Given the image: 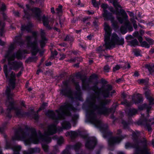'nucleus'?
Instances as JSON below:
<instances>
[{"mask_svg":"<svg viewBox=\"0 0 154 154\" xmlns=\"http://www.w3.org/2000/svg\"><path fill=\"white\" fill-rule=\"evenodd\" d=\"M137 111L134 109H130L126 111L129 117H131L133 116L136 115L137 113Z\"/></svg>","mask_w":154,"mask_h":154,"instance_id":"a878e982","label":"nucleus"},{"mask_svg":"<svg viewBox=\"0 0 154 154\" xmlns=\"http://www.w3.org/2000/svg\"><path fill=\"white\" fill-rule=\"evenodd\" d=\"M130 20L131 22L133 23V24H134V23H136V21L135 20L134 17L131 18L130 19Z\"/></svg>","mask_w":154,"mask_h":154,"instance_id":"052dcab7","label":"nucleus"},{"mask_svg":"<svg viewBox=\"0 0 154 154\" xmlns=\"http://www.w3.org/2000/svg\"><path fill=\"white\" fill-rule=\"evenodd\" d=\"M37 33L36 32H33L32 33L33 36H28L26 37V40L27 42V45L29 47H30L31 44H30V42L32 40L33 37H34L35 39L36 38ZM32 42L31 43H32Z\"/></svg>","mask_w":154,"mask_h":154,"instance_id":"aec40b11","label":"nucleus"},{"mask_svg":"<svg viewBox=\"0 0 154 154\" xmlns=\"http://www.w3.org/2000/svg\"><path fill=\"white\" fill-rule=\"evenodd\" d=\"M27 10H24L25 14V17L28 18V16H32L35 17L38 20H41L40 14L41 11L39 8H34L30 9L28 5H26Z\"/></svg>","mask_w":154,"mask_h":154,"instance_id":"0eeeda50","label":"nucleus"},{"mask_svg":"<svg viewBox=\"0 0 154 154\" xmlns=\"http://www.w3.org/2000/svg\"><path fill=\"white\" fill-rule=\"evenodd\" d=\"M60 56H61V57L60 58V60H62L64 59L66 57V55L63 54L62 55H61V54H60Z\"/></svg>","mask_w":154,"mask_h":154,"instance_id":"e2e57ef3","label":"nucleus"},{"mask_svg":"<svg viewBox=\"0 0 154 154\" xmlns=\"http://www.w3.org/2000/svg\"><path fill=\"white\" fill-rule=\"evenodd\" d=\"M120 68V66L119 65H117L113 67V71L115 72L117 70L119 69Z\"/></svg>","mask_w":154,"mask_h":154,"instance_id":"09e8293b","label":"nucleus"},{"mask_svg":"<svg viewBox=\"0 0 154 154\" xmlns=\"http://www.w3.org/2000/svg\"><path fill=\"white\" fill-rule=\"evenodd\" d=\"M0 9L2 11H4L6 10V6L4 4H2V6Z\"/></svg>","mask_w":154,"mask_h":154,"instance_id":"603ef678","label":"nucleus"},{"mask_svg":"<svg viewBox=\"0 0 154 154\" xmlns=\"http://www.w3.org/2000/svg\"><path fill=\"white\" fill-rule=\"evenodd\" d=\"M149 91H146L145 92L146 97L148 100L149 102V105H148L146 104H144L142 106L139 107V108L141 110H143L144 108L146 109L148 113H149V111L151 109L152 106L150 105L154 104V99L149 96Z\"/></svg>","mask_w":154,"mask_h":154,"instance_id":"ddd939ff","label":"nucleus"},{"mask_svg":"<svg viewBox=\"0 0 154 154\" xmlns=\"http://www.w3.org/2000/svg\"><path fill=\"white\" fill-rule=\"evenodd\" d=\"M76 61V57L73 58H72L71 59L68 60H66L69 63H73L75 62Z\"/></svg>","mask_w":154,"mask_h":154,"instance_id":"49530a36","label":"nucleus"},{"mask_svg":"<svg viewBox=\"0 0 154 154\" xmlns=\"http://www.w3.org/2000/svg\"><path fill=\"white\" fill-rule=\"evenodd\" d=\"M128 42L130 45L134 47H135L138 45V42L136 39H134L132 40L129 41Z\"/></svg>","mask_w":154,"mask_h":154,"instance_id":"c756f323","label":"nucleus"},{"mask_svg":"<svg viewBox=\"0 0 154 154\" xmlns=\"http://www.w3.org/2000/svg\"><path fill=\"white\" fill-rule=\"evenodd\" d=\"M64 142V139L63 137L61 136L59 137L57 140V144L60 145L63 143Z\"/></svg>","mask_w":154,"mask_h":154,"instance_id":"4c0bfd02","label":"nucleus"},{"mask_svg":"<svg viewBox=\"0 0 154 154\" xmlns=\"http://www.w3.org/2000/svg\"><path fill=\"white\" fill-rule=\"evenodd\" d=\"M128 12L129 13V15L131 17H134V14L133 12H130L129 11H128Z\"/></svg>","mask_w":154,"mask_h":154,"instance_id":"338daca9","label":"nucleus"},{"mask_svg":"<svg viewBox=\"0 0 154 154\" xmlns=\"http://www.w3.org/2000/svg\"><path fill=\"white\" fill-rule=\"evenodd\" d=\"M109 42L111 48L114 47L116 45H122L124 43V39H120L117 35L113 33L110 37Z\"/></svg>","mask_w":154,"mask_h":154,"instance_id":"f8f14e48","label":"nucleus"},{"mask_svg":"<svg viewBox=\"0 0 154 154\" xmlns=\"http://www.w3.org/2000/svg\"><path fill=\"white\" fill-rule=\"evenodd\" d=\"M4 23L0 20V35L1 36H3V34L4 32Z\"/></svg>","mask_w":154,"mask_h":154,"instance_id":"cd10ccee","label":"nucleus"},{"mask_svg":"<svg viewBox=\"0 0 154 154\" xmlns=\"http://www.w3.org/2000/svg\"><path fill=\"white\" fill-rule=\"evenodd\" d=\"M127 28L126 26H122L120 28V30L121 32L123 34H125L127 32Z\"/></svg>","mask_w":154,"mask_h":154,"instance_id":"473e14b6","label":"nucleus"},{"mask_svg":"<svg viewBox=\"0 0 154 154\" xmlns=\"http://www.w3.org/2000/svg\"><path fill=\"white\" fill-rule=\"evenodd\" d=\"M62 127L57 128V130L60 131H63V129L68 130L71 127V125L69 122L67 121H64L61 123Z\"/></svg>","mask_w":154,"mask_h":154,"instance_id":"dca6fc26","label":"nucleus"},{"mask_svg":"<svg viewBox=\"0 0 154 154\" xmlns=\"http://www.w3.org/2000/svg\"><path fill=\"white\" fill-rule=\"evenodd\" d=\"M31 48L32 55L35 56L29 57L27 60V62H35L38 59L37 57L35 56L39 51L38 43L36 41L32 43L30 47Z\"/></svg>","mask_w":154,"mask_h":154,"instance_id":"6e6552de","label":"nucleus"},{"mask_svg":"<svg viewBox=\"0 0 154 154\" xmlns=\"http://www.w3.org/2000/svg\"><path fill=\"white\" fill-rule=\"evenodd\" d=\"M148 79H138L137 81L139 84H144L146 85L148 82Z\"/></svg>","mask_w":154,"mask_h":154,"instance_id":"7c9ffc66","label":"nucleus"},{"mask_svg":"<svg viewBox=\"0 0 154 154\" xmlns=\"http://www.w3.org/2000/svg\"><path fill=\"white\" fill-rule=\"evenodd\" d=\"M92 3L93 5L95 7H98L99 4L96 2V0H92Z\"/></svg>","mask_w":154,"mask_h":154,"instance_id":"79ce46f5","label":"nucleus"},{"mask_svg":"<svg viewBox=\"0 0 154 154\" xmlns=\"http://www.w3.org/2000/svg\"><path fill=\"white\" fill-rule=\"evenodd\" d=\"M141 45L144 47H145L147 48H149V45L145 41H143L140 44Z\"/></svg>","mask_w":154,"mask_h":154,"instance_id":"72a5a7b5","label":"nucleus"},{"mask_svg":"<svg viewBox=\"0 0 154 154\" xmlns=\"http://www.w3.org/2000/svg\"><path fill=\"white\" fill-rule=\"evenodd\" d=\"M75 77L77 78H81V74L79 72L77 73L75 75Z\"/></svg>","mask_w":154,"mask_h":154,"instance_id":"680f3d73","label":"nucleus"},{"mask_svg":"<svg viewBox=\"0 0 154 154\" xmlns=\"http://www.w3.org/2000/svg\"><path fill=\"white\" fill-rule=\"evenodd\" d=\"M97 143L96 138L94 137H91L89 139L85 144L86 147L88 149H93L95 147Z\"/></svg>","mask_w":154,"mask_h":154,"instance_id":"2eb2a0df","label":"nucleus"},{"mask_svg":"<svg viewBox=\"0 0 154 154\" xmlns=\"http://www.w3.org/2000/svg\"><path fill=\"white\" fill-rule=\"evenodd\" d=\"M86 77H85L84 79H82V89L84 90H86L89 87V82H91V79H97V75L95 74L92 75L90 76V79L88 82H86Z\"/></svg>","mask_w":154,"mask_h":154,"instance_id":"4468645a","label":"nucleus"},{"mask_svg":"<svg viewBox=\"0 0 154 154\" xmlns=\"http://www.w3.org/2000/svg\"><path fill=\"white\" fill-rule=\"evenodd\" d=\"M42 20L43 21V25L48 29H51V27L49 25V22L48 17L44 15L42 18Z\"/></svg>","mask_w":154,"mask_h":154,"instance_id":"412c9836","label":"nucleus"},{"mask_svg":"<svg viewBox=\"0 0 154 154\" xmlns=\"http://www.w3.org/2000/svg\"><path fill=\"white\" fill-rule=\"evenodd\" d=\"M82 57H76V61L79 62H82Z\"/></svg>","mask_w":154,"mask_h":154,"instance_id":"69168bd1","label":"nucleus"},{"mask_svg":"<svg viewBox=\"0 0 154 154\" xmlns=\"http://www.w3.org/2000/svg\"><path fill=\"white\" fill-rule=\"evenodd\" d=\"M122 123L123 125L124 128L125 129H129V125L128 124L126 123L124 120H122Z\"/></svg>","mask_w":154,"mask_h":154,"instance_id":"e433bc0d","label":"nucleus"},{"mask_svg":"<svg viewBox=\"0 0 154 154\" xmlns=\"http://www.w3.org/2000/svg\"><path fill=\"white\" fill-rule=\"evenodd\" d=\"M133 35L134 37H137L138 36L139 33L138 31H136L133 33Z\"/></svg>","mask_w":154,"mask_h":154,"instance_id":"13d9d810","label":"nucleus"},{"mask_svg":"<svg viewBox=\"0 0 154 154\" xmlns=\"http://www.w3.org/2000/svg\"><path fill=\"white\" fill-rule=\"evenodd\" d=\"M98 19L97 17H96L95 18V20L93 22V25L94 26H97L98 25Z\"/></svg>","mask_w":154,"mask_h":154,"instance_id":"de8ad7c7","label":"nucleus"},{"mask_svg":"<svg viewBox=\"0 0 154 154\" xmlns=\"http://www.w3.org/2000/svg\"><path fill=\"white\" fill-rule=\"evenodd\" d=\"M137 38L140 44L143 42L142 41L143 38L142 36H139Z\"/></svg>","mask_w":154,"mask_h":154,"instance_id":"4d7b16f0","label":"nucleus"},{"mask_svg":"<svg viewBox=\"0 0 154 154\" xmlns=\"http://www.w3.org/2000/svg\"><path fill=\"white\" fill-rule=\"evenodd\" d=\"M22 35V33H20L19 35L15 36L14 39V43L11 44L7 52L5 55V57L8 59V65L11 66V69L15 71L18 70L20 68H23V64L21 62H11V61L14 60L15 59V56L14 54L12 53V51L14 48L15 45L17 44L21 46L24 43V41L21 38Z\"/></svg>","mask_w":154,"mask_h":154,"instance_id":"7ed1b4c3","label":"nucleus"},{"mask_svg":"<svg viewBox=\"0 0 154 154\" xmlns=\"http://www.w3.org/2000/svg\"><path fill=\"white\" fill-rule=\"evenodd\" d=\"M62 6L61 5H59L58 7L56 8V10L57 11V14H59L61 13L62 11Z\"/></svg>","mask_w":154,"mask_h":154,"instance_id":"ea45409f","label":"nucleus"},{"mask_svg":"<svg viewBox=\"0 0 154 154\" xmlns=\"http://www.w3.org/2000/svg\"><path fill=\"white\" fill-rule=\"evenodd\" d=\"M15 74L13 72H12L10 75V78L9 79V87H12L13 89L15 88Z\"/></svg>","mask_w":154,"mask_h":154,"instance_id":"f3484780","label":"nucleus"},{"mask_svg":"<svg viewBox=\"0 0 154 154\" xmlns=\"http://www.w3.org/2000/svg\"><path fill=\"white\" fill-rule=\"evenodd\" d=\"M74 39L72 36L70 35H67L64 39V41H66L72 42Z\"/></svg>","mask_w":154,"mask_h":154,"instance_id":"f704fd0d","label":"nucleus"},{"mask_svg":"<svg viewBox=\"0 0 154 154\" xmlns=\"http://www.w3.org/2000/svg\"><path fill=\"white\" fill-rule=\"evenodd\" d=\"M145 67L148 69L150 74L154 76V65L146 64Z\"/></svg>","mask_w":154,"mask_h":154,"instance_id":"393cba45","label":"nucleus"},{"mask_svg":"<svg viewBox=\"0 0 154 154\" xmlns=\"http://www.w3.org/2000/svg\"><path fill=\"white\" fill-rule=\"evenodd\" d=\"M90 18L89 17H85L83 19V21L85 22L86 21L88 20L89 19H90Z\"/></svg>","mask_w":154,"mask_h":154,"instance_id":"774afa93","label":"nucleus"},{"mask_svg":"<svg viewBox=\"0 0 154 154\" xmlns=\"http://www.w3.org/2000/svg\"><path fill=\"white\" fill-rule=\"evenodd\" d=\"M133 38V36L131 35H128L126 36L125 37V38L127 40L131 39Z\"/></svg>","mask_w":154,"mask_h":154,"instance_id":"6e6d98bb","label":"nucleus"},{"mask_svg":"<svg viewBox=\"0 0 154 154\" xmlns=\"http://www.w3.org/2000/svg\"><path fill=\"white\" fill-rule=\"evenodd\" d=\"M110 69V67L108 65H106L103 68L104 71L106 72H108L109 71Z\"/></svg>","mask_w":154,"mask_h":154,"instance_id":"a18cd8bd","label":"nucleus"},{"mask_svg":"<svg viewBox=\"0 0 154 154\" xmlns=\"http://www.w3.org/2000/svg\"><path fill=\"white\" fill-rule=\"evenodd\" d=\"M41 40L40 41V46L42 48L44 47L45 45L47 39L45 37V33L44 30L40 29Z\"/></svg>","mask_w":154,"mask_h":154,"instance_id":"6ab92c4d","label":"nucleus"},{"mask_svg":"<svg viewBox=\"0 0 154 154\" xmlns=\"http://www.w3.org/2000/svg\"><path fill=\"white\" fill-rule=\"evenodd\" d=\"M48 103H43L42 104V105L39 108V109L37 111V112H38L44 109L45 108V106H47Z\"/></svg>","mask_w":154,"mask_h":154,"instance_id":"c9c22d12","label":"nucleus"},{"mask_svg":"<svg viewBox=\"0 0 154 154\" xmlns=\"http://www.w3.org/2000/svg\"><path fill=\"white\" fill-rule=\"evenodd\" d=\"M8 123V122H5L3 124V127L0 128V132H2L4 131V127Z\"/></svg>","mask_w":154,"mask_h":154,"instance_id":"3c124183","label":"nucleus"},{"mask_svg":"<svg viewBox=\"0 0 154 154\" xmlns=\"http://www.w3.org/2000/svg\"><path fill=\"white\" fill-rule=\"evenodd\" d=\"M146 40L149 43V45L153 44L154 41L151 39L148 38L146 39Z\"/></svg>","mask_w":154,"mask_h":154,"instance_id":"8fccbe9b","label":"nucleus"},{"mask_svg":"<svg viewBox=\"0 0 154 154\" xmlns=\"http://www.w3.org/2000/svg\"><path fill=\"white\" fill-rule=\"evenodd\" d=\"M143 100V98L141 97H139L138 99V100L136 101H135V103H140V102Z\"/></svg>","mask_w":154,"mask_h":154,"instance_id":"864d4df0","label":"nucleus"},{"mask_svg":"<svg viewBox=\"0 0 154 154\" xmlns=\"http://www.w3.org/2000/svg\"><path fill=\"white\" fill-rule=\"evenodd\" d=\"M123 81V80L122 78H120L116 80V82L118 83H120L122 82Z\"/></svg>","mask_w":154,"mask_h":154,"instance_id":"5fc2aeb1","label":"nucleus"},{"mask_svg":"<svg viewBox=\"0 0 154 154\" xmlns=\"http://www.w3.org/2000/svg\"><path fill=\"white\" fill-rule=\"evenodd\" d=\"M78 118V115H75L72 118V121H75V120L77 119Z\"/></svg>","mask_w":154,"mask_h":154,"instance_id":"bf43d9fd","label":"nucleus"},{"mask_svg":"<svg viewBox=\"0 0 154 154\" xmlns=\"http://www.w3.org/2000/svg\"><path fill=\"white\" fill-rule=\"evenodd\" d=\"M75 109L72 105L68 102H66L64 105L61 106L56 112V115L52 111H49L46 113V115L55 120L54 123L49 125L47 129L45 131L44 135H42L39 131L37 134L34 128L30 130L28 132H25L21 128L17 130L16 134L13 136V140H22L24 141L26 145L30 144L31 143L38 144L42 142V148L45 152H47L48 148V146L44 143H48L51 142V138L48 135H53L57 132L56 124L59 119H64L65 115L69 116L70 113L69 110H74Z\"/></svg>","mask_w":154,"mask_h":154,"instance_id":"f03ea898","label":"nucleus"},{"mask_svg":"<svg viewBox=\"0 0 154 154\" xmlns=\"http://www.w3.org/2000/svg\"><path fill=\"white\" fill-rule=\"evenodd\" d=\"M28 51L26 50H20L18 51L16 53L15 57L17 59H21L22 58L23 55V54L28 53Z\"/></svg>","mask_w":154,"mask_h":154,"instance_id":"4be33fe9","label":"nucleus"},{"mask_svg":"<svg viewBox=\"0 0 154 154\" xmlns=\"http://www.w3.org/2000/svg\"><path fill=\"white\" fill-rule=\"evenodd\" d=\"M140 53L141 51L138 50H135L134 51V54L137 56H140Z\"/></svg>","mask_w":154,"mask_h":154,"instance_id":"37998d69","label":"nucleus"},{"mask_svg":"<svg viewBox=\"0 0 154 154\" xmlns=\"http://www.w3.org/2000/svg\"><path fill=\"white\" fill-rule=\"evenodd\" d=\"M66 137L70 136L72 139L76 137L78 135L77 133L74 131H68L65 134Z\"/></svg>","mask_w":154,"mask_h":154,"instance_id":"bb28decb","label":"nucleus"},{"mask_svg":"<svg viewBox=\"0 0 154 154\" xmlns=\"http://www.w3.org/2000/svg\"><path fill=\"white\" fill-rule=\"evenodd\" d=\"M68 149V147H67L66 149L62 152L61 154H71L70 152Z\"/></svg>","mask_w":154,"mask_h":154,"instance_id":"c03bdc74","label":"nucleus"},{"mask_svg":"<svg viewBox=\"0 0 154 154\" xmlns=\"http://www.w3.org/2000/svg\"><path fill=\"white\" fill-rule=\"evenodd\" d=\"M122 133V131L121 129H118L117 131V132L116 133V134L119 135L120 134Z\"/></svg>","mask_w":154,"mask_h":154,"instance_id":"0e129e2a","label":"nucleus"},{"mask_svg":"<svg viewBox=\"0 0 154 154\" xmlns=\"http://www.w3.org/2000/svg\"><path fill=\"white\" fill-rule=\"evenodd\" d=\"M3 70L4 72L5 75V77L6 78H8V71L7 66L6 65H4V66Z\"/></svg>","mask_w":154,"mask_h":154,"instance_id":"2f4dec72","label":"nucleus"},{"mask_svg":"<svg viewBox=\"0 0 154 154\" xmlns=\"http://www.w3.org/2000/svg\"><path fill=\"white\" fill-rule=\"evenodd\" d=\"M103 26L104 29L105 31L104 35L105 43L103 45H100L97 48L96 51L99 53L104 51L106 50L112 49L109 41L112 29L106 22L104 23Z\"/></svg>","mask_w":154,"mask_h":154,"instance_id":"39448f33","label":"nucleus"},{"mask_svg":"<svg viewBox=\"0 0 154 154\" xmlns=\"http://www.w3.org/2000/svg\"><path fill=\"white\" fill-rule=\"evenodd\" d=\"M5 93L7 99L6 102V105L8 107L7 110L9 111L14 109L16 116L19 117H22L23 114V112L18 108H14V101L12 99L14 94L11 92V89L9 87H7Z\"/></svg>","mask_w":154,"mask_h":154,"instance_id":"423d86ee","label":"nucleus"},{"mask_svg":"<svg viewBox=\"0 0 154 154\" xmlns=\"http://www.w3.org/2000/svg\"><path fill=\"white\" fill-rule=\"evenodd\" d=\"M144 117V115H142L141 119L138 122V124L143 125L145 127L147 128L149 131H151L152 129V126L154 124V119L152 118L147 120Z\"/></svg>","mask_w":154,"mask_h":154,"instance_id":"9b49d317","label":"nucleus"},{"mask_svg":"<svg viewBox=\"0 0 154 154\" xmlns=\"http://www.w3.org/2000/svg\"><path fill=\"white\" fill-rule=\"evenodd\" d=\"M57 54V52L56 50L54 51H51V54L50 57L51 59H53L54 58V56H56Z\"/></svg>","mask_w":154,"mask_h":154,"instance_id":"58836bf2","label":"nucleus"},{"mask_svg":"<svg viewBox=\"0 0 154 154\" xmlns=\"http://www.w3.org/2000/svg\"><path fill=\"white\" fill-rule=\"evenodd\" d=\"M32 26V24L31 23L29 22L26 26H22L21 30L22 31L26 30L29 32L31 31V28Z\"/></svg>","mask_w":154,"mask_h":154,"instance_id":"5701e85b","label":"nucleus"},{"mask_svg":"<svg viewBox=\"0 0 154 154\" xmlns=\"http://www.w3.org/2000/svg\"><path fill=\"white\" fill-rule=\"evenodd\" d=\"M114 17H112V14L110 16H109V18L106 19L104 18L105 20H110L112 23V26L115 28L117 29L118 28V23L117 22L114 20Z\"/></svg>","mask_w":154,"mask_h":154,"instance_id":"b1692460","label":"nucleus"},{"mask_svg":"<svg viewBox=\"0 0 154 154\" xmlns=\"http://www.w3.org/2000/svg\"><path fill=\"white\" fill-rule=\"evenodd\" d=\"M72 82L74 84L77 92L75 95L74 97H73V94L71 88L68 86L69 81H66L63 82L62 88L65 89H61L60 90V94L62 95L68 97L69 98L73 99L75 98L80 100H82V93L81 91L80 88L79 83L75 82L73 79H72Z\"/></svg>","mask_w":154,"mask_h":154,"instance_id":"20e7f679","label":"nucleus"},{"mask_svg":"<svg viewBox=\"0 0 154 154\" xmlns=\"http://www.w3.org/2000/svg\"><path fill=\"white\" fill-rule=\"evenodd\" d=\"M101 8L103 9V15L104 18L107 19L109 16H110L111 13L108 12L106 9L108 8V5L106 4H103L101 5Z\"/></svg>","mask_w":154,"mask_h":154,"instance_id":"a211bd4d","label":"nucleus"},{"mask_svg":"<svg viewBox=\"0 0 154 154\" xmlns=\"http://www.w3.org/2000/svg\"><path fill=\"white\" fill-rule=\"evenodd\" d=\"M21 146L20 145H15L12 147V149L14 152L13 154H20L19 152L21 149ZM40 151L39 148H30L28 149L27 151H23V154H32L33 153H39Z\"/></svg>","mask_w":154,"mask_h":154,"instance_id":"1a4fd4ad","label":"nucleus"},{"mask_svg":"<svg viewBox=\"0 0 154 154\" xmlns=\"http://www.w3.org/2000/svg\"><path fill=\"white\" fill-rule=\"evenodd\" d=\"M81 146V143L79 142H77L75 145L73 146L72 147L76 152H77L79 150Z\"/></svg>","mask_w":154,"mask_h":154,"instance_id":"c85d7f7f","label":"nucleus"},{"mask_svg":"<svg viewBox=\"0 0 154 154\" xmlns=\"http://www.w3.org/2000/svg\"><path fill=\"white\" fill-rule=\"evenodd\" d=\"M120 13L123 17L117 16V19L121 23H122L124 22V18L126 21L125 23V26L128 29L129 31H132L133 30V27L128 20V16L125 11L123 9H121L120 10Z\"/></svg>","mask_w":154,"mask_h":154,"instance_id":"9d476101","label":"nucleus"},{"mask_svg":"<svg viewBox=\"0 0 154 154\" xmlns=\"http://www.w3.org/2000/svg\"><path fill=\"white\" fill-rule=\"evenodd\" d=\"M121 104H122L125 105L127 106H129L131 104L130 103L128 102L127 100H125L123 101L122 102Z\"/></svg>","mask_w":154,"mask_h":154,"instance_id":"a19ab883","label":"nucleus"},{"mask_svg":"<svg viewBox=\"0 0 154 154\" xmlns=\"http://www.w3.org/2000/svg\"><path fill=\"white\" fill-rule=\"evenodd\" d=\"M112 86L109 84L103 86L100 88L96 85L92 87L91 89L95 94L91 97L89 102L90 108L87 114L89 121L95 127L99 128L100 131L103 134V137L108 138V141L110 146L119 143L122 140L127 137L125 135L119 137H111L112 135V133L109 129L107 124H103L97 116V114L106 115H108L110 112H114L117 106L116 104H115L114 108H107L105 105L109 103L110 100H101L99 97L100 94L104 97H112V94L115 92V91H112Z\"/></svg>","mask_w":154,"mask_h":154,"instance_id":"f257e3e1","label":"nucleus"}]
</instances>
